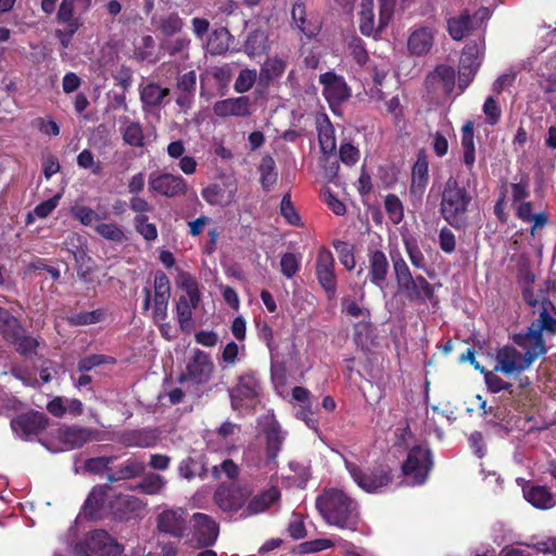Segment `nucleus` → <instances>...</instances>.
<instances>
[{
  "instance_id": "ddd939ff",
  "label": "nucleus",
  "mask_w": 556,
  "mask_h": 556,
  "mask_svg": "<svg viewBox=\"0 0 556 556\" xmlns=\"http://www.w3.org/2000/svg\"><path fill=\"white\" fill-rule=\"evenodd\" d=\"M483 53L480 52L477 45H468L464 48L458 64V89L464 92L465 89L475 79L481 64Z\"/></svg>"
},
{
  "instance_id": "49530a36",
  "label": "nucleus",
  "mask_w": 556,
  "mask_h": 556,
  "mask_svg": "<svg viewBox=\"0 0 556 556\" xmlns=\"http://www.w3.org/2000/svg\"><path fill=\"white\" fill-rule=\"evenodd\" d=\"M184 27L185 21L179 16L177 12H172L165 16H162L157 23V29L166 38H170L180 34Z\"/></svg>"
},
{
  "instance_id": "e433bc0d",
  "label": "nucleus",
  "mask_w": 556,
  "mask_h": 556,
  "mask_svg": "<svg viewBox=\"0 0 556 556\" xmlns=\"http://www.w3.org/2000/svg\"><path fill=\"white\" fill-rule=\"evenodd\" d=\"M433 46V31L429 27L416 28L407 40V49L412 54H427Z\"/></svg>"
},
{
  "instance_id": "7c9ffc66",
  "label": "nucleus",
  "mask_w": 556,
  "mask_h": 556,
  "mask_svg": "<svg viewBox=\"0 0 556 556\" xmlns=\"http://www.w3.org/2000/svg\"><path fill=\"white\" fill-rule=\"evenodd\" d=\"M178 473L184 479L191 481L194 478L205 479L207 476V458L204 454L189 455L178 465Z\"/></svg>"
},
{
  "instance_id": "de8ad7c7",
  "label": "nucleus",
  "mask_w": 556,
  "mask_h": 556,
  "mask_svg": "<svg viewBox=\"0 0 556 556\" xmlns=\"http://www.w3.org/2000/svg\"><path fill=\"white\" fill-rule=\"evenodd\" d=\"M15 351L22 356H28L36 353L39 342L36 338L26 333V329L23 328L10 342Z\"/></svg>"
},
{
  "instance_id": "2eb2a0df",
  "label": "nucleus",
  "mask_w": 556,
  "mask_h": 556,
  "mask_svg": "<svg viewBox=\"0 0 556 556\" xmlns=\"http://www.w3.org/2000/svg\"><path fill=\"white\" fill-rule=\"evenodd\" d=\"M319 84L323 85V94L331 109L341 105L351 98V89L346 81L333 72L321 74Z\"/></svg>"
},
{
  "instance_id": "37998d69",
  "label": "nucleus",
  "mask_w": 556,
  "mask_h": 556,
  "mask_svg": "<svg viewBox=\"0 0 556 556\" xmlns=\"http://www.w3.org/2000/svg\"><path fill=\"white\" fill-rule=\"evenodd\" d=\"M260 184L265 191H269L278 180L276 162L271 155H264L258 166Z\"/></svg>"
},
{
  "instance_id": "603ef678",
  "label": "nucleus",
  "mask_w": 556,
  "mask_h": 556,
  "mask_svg": "<svg viewBox=\"0 0 556 556\" xmlns=\"http://www.w3.org/2000/svg\"><path fill=\"white\" fill-rule=\"evenodd\" d=\"M318 141L320 150L325 154L332 153L337 148L334 130L328 117H326V123L318 127Z\"/></svg>"
},
{
  "instance_id": "3c124183",
  "label": "nucleus",
  "mask_w": 556,
  "mask_h": 556,
  "mask_svg": "<svg viewBox=\"0 0 556 556\" xmlns=\"http://www.w3.org/2000/svg\"><path fill=\"white\" fill-rule=\"evenodd\" d=\"M104 311L102 308H97L90 312H78L70 315L67 317V321L72 326H87L94 325L103 320Z\"/></svg>"
},
{
  "instance_id": "2f4dec72",
  "label": "nucleus",
  "mask_w": 556,
  "mask_h": 556,
  "mask_svg": "<svg viewBox=\"0 0 556 556\" xmlns=\"http://www.w3.org/2000/svg\"><path fill=\"white\" fill-rule=\"evenodd\" d=\"M169 89L163 88L156 83H148L140 88V101L144 112L160 109L168 97Z\"/></svg>"
},
{
  "instance_id": "f3484780",
  "label": "nucleus",
  "mask_w": 556,
  "mask_h": 556,
  "mask_svg": "<svg viewBox=\"0 0 556 556\" xmlns=\"http://www.w3.org/2000/svg\"><path fill=\"white\" fill-rule=\"evenodd\" d=\"M496 365L494 371H501L505 375L521 372L532 364L527 359L526 354L519 352L513 345H504L496 352Z\"/></svg>"
},
{
  "instance_id": "052dcab7",
  "label": "nucleus",
  "mask_w": 556,
  "mask_h": 556,
  "mask_svg": "<svg viewBox=\"0 0 556 556\" xmlns=\"http://www.w3.org/2000/svg\"><path fill=\"white\" fill-rule=\"evenodd\" d=\"M332 245L339 255L341 264L348 270H352L356 264L353 247L350 243L342 240H334Z\"/></svg>"
},
{
  "instance_id": "c85d7f7f",
  "label": "nucleus",
  "mask_w": 556,
  "mask_h": 556,
  "mask_svg": "<svg viewBox=\"0 0 556 556\" xmlns=\"http://www.w3.org/2000/svg\"><path fill=\"white\" fill-rule=\"evenodd\" d=\"M99 431L92 428H86L81 426H71L61 430V441L71 446L72 448H79L88 442L98 439Z\"/></svg>"
},
{
  "instance_id": "5fc2aeb1",
  "label": "nucleus",
  "mask_w": 556,
  "mask_h": 556,
  "mask_svg": "<svg viewBox=\"0 0 556 556\" xmlns=\"http://www.w3.org/2000/svg\"><path fill=\"white\" fill-rule=\"evenodd\" d=\"M116 459V455L91 457L85 460L84 467L86 471L93 475H102L104 472L108 475L112 469L110 465L113 464Z\"/></svg>"
},
{
  "instance_id": "864d4df0",
  "label": "nucleus",
  "mask_w": 556,
  "mask_h": 556,
  "mask_svg": "<svg viewBox=\"0 0 556 556\" xmlns=\"http://www.w3.org/2000/svg\"><path fill=\"white\" fill-rule=\"evenodd\" d=\"M391 262L396 287L414 277L409 266L400 252H391Z\"/></svg>"
},
{
  "instance_id": "f257e3e1",
  "label": "nucleus",
  "mask_w": 556,
  "mask_h": 556,
  "mask_svg": "<svg viewBox=\"0 0 556 556\" xmlns=\"http://www.w3.org/2000/svg\"><path fill=\"white\" fill-rule=\"evenodd\" d=\"M316 508L329 526L357 531L361 522L358 505L342 490H325L316 498Z\"/></svg>"
},
{
  "instance_id": "c03bdc74",
  "label": "nucleus",
  "mask_w": 556,
  "mask_h": 556,
  "mask_svg": "<svg viewBox=\"0 0 556 556\" xmlns=\"http://www.w3.org/2000/svg\"><path fill=\"white\" fill-rule=\"evenodd\" d=\"M23 328L22 323L10 311L0 306V334L7 342H10Z\"/></svg>"
},
{
  "instance_id": "393cba45",
  "label": "nucleus",
  "mask_w": 556,
  "mask_h": 556,
  "mask_svg": "<svg viewBox=\"0 0 556 556\" xmlns=\"http://www.w3.org/2000/svg\"><path fill=\"white\" fill-rule=\"evenodd\" d=\"M184 514L185 511L182 509H166L161 513L157 517L159 531L173 538H182L187 527Z\"/></svg>"
},
{
  "instance_id": "09e8293b",
  "label": "nucleus",
  "mask_w": 556,
  "mask_h": 556,
  "mask_svg": "<svg viewBox=\"0 0 556 556\" xmlns=\"http://www.w3.org/2000/svg\"><path fill=\"white\" fill-rule=\"evenodd\" d=\"M166 480L159 473L149 472L143 476L136 489L143 494H159L165 486Z\"/></svg>"
},
{
  "instance_id": "a211bd4d",
  "label": "nucleus",
  "mask_w": 556,
  "mask_h": 556,
  "mask_svg": "<svg viewBox=\"0 0 556 556\" xmlns=\"http://www.w3.org/2000/svg\"><path fill=\"white\" fill-rule=\"evenodd\" d=\"M367 261L368 281L383 291L388 286V275L390 270V264L386 253L380 249H368Z\"/></svg>"
},
{
  "instance_id": "774afa93",
  "label": "nucleus",
  "mask_w": 556,
  "mask_h": 556,
  "mask_svg": "<svg viewBox=\"0 0 556 556\" xmlns=\"http://www.w3.org/2000/svg\"><path fill=\"white\" fill-rule=\"evenodd\" d=\"M300 266L301 261L294 253L287 252L280 258V270L287 278H292L300 270Z\"/></svg>"
},
{
  "instance_id": "412c9836",
  "label": "nucleus",
  "mask_w": 556,
  "mask_h": 556,
  "mask_svg": "<svg viewBox=\"0 0 556 556\" xmlns=\"http://www.w3.org/2000/svg\"><path fill=\"white\" fill-rule=\"evenodd\" d=\"M281 493L278 486H270L262 490L256 495L247 501L243 510L240 514L241 519H247L252 516L265 513L269 507L280 500Z\"/></svg>"
},
{
  "instance_id": "8fccbe9b",
  "label": "nucleus",
  "mask_w": 556,
  "mask_h": 556,
  "mask_svg": "<svg viewBox=\"0 0 556 556\" xmlns=\"http://www.w3.org/2000/svg\"><path fill=\"white\" fill-rule=\"evenodd\" d=\"M292 20L296 27L308 37H313L316 27L306 20V8L303 1L299 0L293 4L291 11Z\"/></svg>"
},
{
  "instance_id": "a19ab883",
  "label": "nucleus",
  "mask_w": 556,
  "mask_h": 556,
  "mask_svg": "<svg viewBox=\"0 0 556 556\" xmlns=\"http://www.w3.org/2000/svg\"><path fill=\"white\" fill-rule=\"evenodd\" d=\"M463 162L469 170L472 169L476 161V147L473 122L468 121L462 127Z\"/></svg>"
},
{
  "instance_id": "f8f14e48",
  "label": "nucleus",
  "mask_w": 556,
  "mask_h": 556,
  "mask_svg": "<svg viewBox=\"0 0 556 556\" xmlns=\"http://www.w3.org/2000/svg\"><path fill=\"white\" fill-rule=\"evenodd\" d=\"M192 520L193 546L201 548L215 545L219 535V525L215 521V519L204 513H194L192 515Z\"/></svg>"
},
{
  "instance_id": "bb28decb",
  "label": "nucleus",
  "mask_w": 556,
  "mask_h": 556,
  "mask_svg": "<svg viewBox=\"0 0 556 556\" xmlns=\"http://www.w3.org/2000/svg\"><path fill=\"white\" fill-rule=\"evenodd\" d=\"M288 66L286 59L278 55L267 58L262 64L258 73V85L268 88L273 83L280 79Z\"/></svg>"
},
{
  "instance_id": "338daca9",
  "label": "nucleus",
  "mask_w": 556,
  "mask_h": 556,
  "mask_svg": "<svg viewBox=\"0 0 556 556\" xmlns=\"http://www.w3.org/2000/svg\"><path fill=\"white\" fill-rule=\"evenodd\" d=\"M94 230L99 236L110 241L122 242L125 239L123 229L116 224H98Z\"/></svg>"
},
{
  "instance_id": "20e7f679",
  "label": "nucleus",
  "mask_w": 556,
  "mask_h": 556,
  "mask_svg": "<svg viewBox=\"0 0 556 556\" xmlns=\"http://www.w3.org/2000/svg\"><path fill=\"white\" fill-rule=\"evenodd\" d=\"M231 408L240 410L257 402L263 393L258 375L254 370H247L237 377L236 384L228 390Z\"/></svg>"
},
{
  "instance_id": "cd10ccee",
  "label": "nucleus",
  "mask_w": 556,
  "mask_h": 556,
  "mask_svg": "<svg viewBox=\"0 0 556 556\" xmlns=\"http://www.w3.org/2000/svg\"><path fill=\"white\" fill-rule=\"evenodd\" d=\"M159 435L154 430H126L118 437V442L126 447L150 448L157 444Z\"/></svg>"
},
{
  "instance_id": "f03ea898",
  "label": "nucleus",
  "mask_w": 556,
  "mask_h": 556,
  "mask_svg": "<svg viewBox=\"0 0 556 556\" xmlns=\"http://www.w3.org/2000/svg\"><path fill=\"white\" fill-rule=\"evenodd\" d=\"M471 202L472 195L468 188L463 186L457 178L451 176L441 192L440 214L453 228L464 229L468 224Z\"/></svg>"
},
{
  "instance_id": "c9c22d12",
  "label": "nucleus",
  "mask_w": 556,
  "mask_h": 556,
  "mask_svg": "<svg viewBox=\"0 0 556 556\" xmlns=\"http://www.w3.org/2000/svg\"><path fill=\"white\" fill-rule=\"evenodd\" d=\"M121 122L123 124L121 134L124 143L132 148H143L146 136L142 124L139 121H131L127 116L122 117Z\"/></svg>"
},
{
  "instance_id": "9d476101",
  "label": "nucleus",
  "mask_w": 556,
  "mask_h": 556,
  "mask_svg": "<svg viewBox=\"0 0 556 556\" xmlns=\"http://www.w3.org/2000/svg\"><path fill=\"white\" fill-rule=\"evenodd\" d=\"M334 257L329 249L321 247L316 256L315 275L329 300L337 294V277L334 274Z\"/></svg>"
},
{
  "instance_id": "ea45409f",
  "label": "nucleus",
  "mask_w": 556,
  "mask_h": 556,
  "mask_svg": "<svg viewBox=\"0 0 556 556\" xmlns=\"http://www.w3.org/2000/svg\"><path fill=\"white\" fill-rule=\"evenodd\" d=\"M535 275L528 264H520L518 266L517 282L521 286V293L523 301L531 307H536L539 299L533 293V283Z\"/></svg>"
},
{
  "instance_id": "0e129e2a",
  "label": "nucleus",
  "mask_w": 556,
  "mask_h": 556,
  "mask_svg": "<svg viewBox=\"0 0 556 556\" xmlns=\"http://www.w3.org/2000/svg\"><path fill=\"white\" fill-rule=\"evenodd\" d=\"M76 0H62L56 13V22L65 25H74L81 23L78 17L74 16Z\"/></svg>"
},
{
  "instance_id": "423d86ee",
  "label": "nucleus",
  "mask_w": 556,
  "mask_h": 556,
  "mask_svg": "<svg viewBox=\"0 0 556 556\" xmlns=\"http://www.w3.org/2000/svg\"><path fill=\"white\" fill-rule=\"evenodd\" d=\"M433 468V457L429 447L414 445L402 463V473L410 479L413 485L424 484Z\"/></svg>"
},
{
  "instance_id": "473e14b6",
  "label": "nucleus",
  "mask_w": 556,
  "mask_h": 556,
  "mask_svg": "<svg viewBox=\"0 0 556 556\" xmlns=\"http://www.w3.org/2000/svg\"><path fill=\"white\" fill-rule=\"evenodd\" d=\"M112 490L110 483L98 484L92 488L85 501L83 510L88 519H94L99 516L100 510L104 506L109 492Z\"/></svg>"
},
{
  "instance_id": "4be33fe9",
  "label": "nucleus",
  "mask_w": 556,
  "mask_h": 556,
  "mask_svg": "<svg viewBox=\"0 0 556 556\" xmlns=\"http://www.w3.org/2000/svg\"><path fill=\"white\" fill-rule=\"evenodd\" d=\"M539 316L531 324L530 328L545 334L546 338L556 336V307L546 296H542L536 304Z\"/></svg>"
},
{
  "instance_id": "b1692460",
  "label": "nucleus",
  "mask_w": 556,
  "mask_h": 556,
  "mask_svg": "<svg viewBox=\"0 0 556 556\" xmlns=\"http://www.w3.org/2000/svg\"><path fill=\"white\" fill-rule=\"evenodd\" d=\"M455 70L452 66L441 64L426 77L425 84L429 91L441 88L445 96H450L455 88Z\"/></svg>"
},
{
  "instance_id": "0eeeda50",
  "label": "nucleus",
  "mask_w": 556,
  "mask_h": 556,
  "mask_svg": "<svg viewBox=\"0 0 556 556\" xmlns=\"http://www.w3.org/2000/svg\"><path fill=\"white\" fill-rule=\"evenodd\" d=\"M345 468L353 481L367 493H376L393 481V472L388 465H378L366 472L357 464L345 462Z\"/></svg>"
},
{
  "instance_id": "1a4fd4ad",
  "label": "nucleus",
  "mask_w": 556,
  "mask_h": 556,
  "mask_svg": "<svg viewBox=\"0 0 556 556\" xmlns=\"http://www.w3.org/2000/svg\"><path fill=\"white\" fill-rule=\"evenodd\" d=\"M214 370V364L211 356L197 349L189 362L187 363L186 370L179 376L178 382H192L197 386L205 384L210 381Z\"/></svg>"
},
{
  "instance_id": "a18cd8bd",
  "label": "nucleus",
  "mask_w": 556,
  "mask_h": 556,
  "mask_svg": "<svg viewBox=\"0 0 556 556\" xmlns=\"http://www.w3.org/2000/svg\"><path fill=\"white\" fill-rule=\"evenodd\" d=\"M230 31L226 27L214 29L207 41V49L213 55L225 54L229 49Z\"/></svg>"
},
{
  "instance_id": "dca6fc26",
  "label": "nucleus",
  "mask_w": 556,
  "mask_h": 556,
  "mask_svg": "<svg viewBox=\"0 0 556 556\" xmlns=\"http://www.w3.org/2000/svg\"><path fill=\"white\" fill-rule=\"evenodd\" d=\"M49 426L48 417L40 412L29 410L24 414H20L11 420L12 430L23 437L29 438L31 435H38L47 429Z\"/></svg>"
},
{
  "instance_id": "f704fd0d",
  "label": "nucleus",
  "mask_w": 556,
  "mask_h": 556,
  "mask_svg": "<svg viewBox=\"0 0 556 556\" xmlns=\"http://www.w3.org/2000/svg\"><path fill=\"white\" fill-rule=\"evenodd\" d=\"M525 498L535 508L547 510L556 505V500L546 485H530L523 489Z\"/></svg>"
},
{
  "instance_id": "9b49d317",
  "label": "nucleus",
  "mask_w": 556,
  "mask_h": 556,
  "mask_svg": "<svg viewBox=\"0 0 556 556\" xmlns=\"http://www.w3.org/2000/svg\"><path fill=\"white\" fill-rule=\"evenodd\" d=\"M149 189L166 198H177L187 193L188 184L180 175L153 172L149 176Z\"/></svg>"
},
{
  "instance_id": "79ce46f5",
  "label": "nucleus",
  "mask_w": 556,
  "mask_h": 556,
  "mask_svg": "<svg viewBox=\"0 0 556 556\" xmlns=\"http://www.w3.org/2000/svg\"><path fill=\"white\" fill-rule=\"evenodd\" d=\"M236 189L226 191L217 184L210 185L202 190V198L211 205L227 206L235 198Z\"/></svg>"
},
{
  "instance_id": "4c0bfd02",
  "label": "nucleus",
  "mask_w": 556,
  "mask_h": 556,
  "mask_svg": "<svg viewBox=\"0 0 556 556\" xmlns=\"http://www.w3.org/2000/svg\"><path fill=\"white\" fill-rule=\"evenodd\" d=\"M269 47L267 31L256 28L248 34L242 49L249 58H255L266 53L269 50Z\"/></svg>"
},
{
  "instance_id": "aec40b11",
  "label": "nucleus",
  "mask_w": 556,
  "mask_h": 556,
  "mask_svg": "<svg viewBox=\"0 0 556 556\" xmlns=\"http://www.w3.org/2000/svg\"><path fill=\"white\" fill-rule=\"evenodd\" d=\"M109 508L115 519L128 521L143 510L144 503L135 495L119 493L110 500Z\"/></svg>"
},
{
  "instance_id": "58836bf2",
  "label": "nucleus",
  "mask_w": 556,
  "mask_h": 556,
  "mask_svg": "<svg viewBox=\"0 0 556 556\" xmlns=\"http://www.w3.org/2000/svg\"><path fill=\"white\" fill-rule=\"evenodd\" d=\"M447 33L453 40H463L471 30L476 29L473 18L468 10H464L458 16L447 20Z\"/></svg>"
},
{
  "instance_id": "6ab92c4d",
  "label": "nucleus",
  "mask_w": 556,
  "mask_h": 556,
  "mask_svg": "<svg viewBox=\"0 0 556 556\" xmlns=\"http://www.w3.org/2000/svg\"><path fill=\"white\" fill-rule=\"evenodd\" d=\"M409 302L425 304L427 301H437L434 287L421 275H417L397 287Z\"/></svg>"
},
{
  "instance_id": "7ed1b4c3",
  "label": "nucleus",
  "mask_w": 556,
  "mask_h": 556,
  "mask_svg": "<svg viewBox=\"0 0 556 556\" xmlns=\"http://www.w3.org/2000/svg\"><path fill=\"white\" fill-rule=\"evenodd\" d=\"M177 285L187 295H180L176 303V316L182 332L189 333L193 328L192 309L201 301V293L197 278L188 271H179Z\"/></svg>"
},
{
  "instance_id": "a878e982",
  "label": "nucleus",
  "mask_w": 556,
  "mask_h": 556,
  "mask_svg": "<svg viewBox=\"0 0 556 556\" xmlns=\"http://www.w3.org/2000/svg\"><path fill=\"white\" fill-rule=\"evenodd\" d=\"M144 471V462L136 457H129L117 465L114 469H111L106 476V481L109 483H114L118 481L136 479L143 476Z\"/></svg>"
},
{
  "instance_id": "e2e57ef3",
  "label": "nucleus",
  "mask_w": 556,
  "mask_h": 556,
  "mask_svg": "<svg viewBox=\"0 0 556 556\" xmlns=\"http://www.w3.org/2000/svg\"><path fill=\"white\" fill-rule=\"evenodd\" d=\"M149 217L146 214L136 215L134 225L138 233H140L147 241H154L157 238V228L154 224L149 223Z\"/></svg>"
},
{
  "instance_id": "72a5a7b5",
  "label": "nucleus",
  "mask_w": 556,
  "mask_h": 556,
  "mask_svg": "<svg viewBox=\"0 0 556 556\" xmlns=\"http://www.w3.org/2000/svg\"><path fill=\"white\" fill-rule=\"evenodd\" d=\"M429 181V164L425 154H419L412 168L409 193L420 198Z\"/></svg>"
},
{
  "instance_id": "bf43d9fd",
  "label": "nucleus",
  "mask_w": 556,
  "mask_h": 556,
  "mask_svg": "<svg viewBox=\"0 0 556 556\" xmlns=\"http://www.w3.org/2000/svg\"><path fill=\"white\" fill-rule=\"evenodd\" d=\"M113 363H115V359L113 357L103 354H91L78 361L77 371H79L80 374H88L90 370L98 366Z\"/></svg>"
},
{
  "instance_id": "6e6552de",
  "label": "nucleus",
  "mask_w": 556,
  "mask_h": 556,
  "mask_svg": "<svg viewBox=\"0 0 556 556\" xmlns=\"http://www.w3.org/2000/svg\"><path fill=\"white\" fill-rule=\"evenodd\" d=\"M250 496L251 490L245 486L223 483L216 488L213 502L223 513L232 517L243 510Z\"/></svg>"
},
{
  "instance_id": "4468645a",
  "label": "nucleus",
  "mask_w": 556,
  "mask_h": 556,
  "mask_svg": "<svg viewBox=\"0 0 556 556\" xmlns=\"http://www.w3.org/2000/svg\"><path fill=\"white\" fill-rule=\"evenodd\" d=\"M513 342L525 351L528 361L533 364L548 352L545 334L527 327L525 331L515 333Z\"/></svg>"
},
{
  "instance_id": "c756f323",
  "label": "nucleus",
  "mask_w": 556,
  "mask_h": 556,
  "mask_svg": "<svg viewBox=\"0 0 556 556\" xmlns=\"http://www.w3.org/2000/svg\"><path fill=\"white\" fill-rule=\"evenodd\" d=\"M263 433L265 438L266 457L269 462L276 463L285 441V435L281 432L279 422L273 419L264 427Z\"/></svg>"
},
{
  "instance_id": "69168bd1",
  "label": "nucleus",
  "mask_w": 556,
  "mask_h": 556,
  "mask_svg": "<svg viewBox=\"0 0 556 556\" xmlns=\"http://www.w3.org/2000/svg\"><path fill=\"white\" fill-rule=\"evenodd\" d=\"M256 79H258V76L255 70L244 68L240 71L235 81L233 89L238 93H244L253 87Z\"/></svg>"
},
{
  "instance_id": "39448f33",
  "label": "nucleus",
  "mask_w": 556,
  "mask_h": 556,
  "mask_svg": "<svg viewBox=\"0 0 556 556\" xmlns=\"http://www.w3.org/2000/svg\"><path fill=\"white\" fill-rule=\"evenodd\" d=\"M153 299L149 288H143L142 293L144 295L142 301V313L146 314L151 308L153 301L152 318L153 320H166L168 302L170 298V281L165 273L157 270L154 274L153 280Z\"/></svg>"
},
{
  "instance_id": "4d7b16f0",
  "label": "nucleus",
  "mask_w": 556,
  "mask_h": 556,
  "mask_svg": "<svg viewBox=\"0 0 556 556\" xmlns=\"http://www.w3.org/2000/svg\"><path fill=\"white\" fill-rule=\"evenodd\" d=\"M191 39L187 36H178L174 39L164 40L161 43L162 49L170 56H176L186 52L188 54Z\"/></svg>"
},
{
  "instance_id": "6e6d98bb",
  "label": "nucleus",
  "mask_w": 556,
  "mask_h": 556,
  "mask_svg": "<svg viewBox=\"0 0 556 556\" xmlns=\"http://www.w3.org/2000/svg\"><path fill=\"white\" fill-rule=\"evenodd\" d=\"M405 252L412 263V265L417 269H426L427 262L422 251L420 250L417 241L413 238L403 239Z\"/></svg>"
},
{
  "instance_id": "5701e85b",
  "label": "nucleus",
  "mask_w": 556,
  "mask_h": 556,
  "mask_svg": "<svg viewBox=\"0 0 556 556\" xmlns=\"http://www.w3.org/2000/svg\"><path fill=\"white\" fill-rule=\"evenodd\" d=\"M252 102L249 97L241 96L216 101L213 112L218 117H248L251 115Z\"/></svg>"
},
{
  "instance_id": "13d9d810",
  "label": "nucleus",
  "mask_w": 556,
  "mask_h": 556,
  "mask_svg": "<svg viewBox=\"0 0 556 556\" xmlns=\"http://www.w3.org/2000/svg\"><path fill=\"white\" fill-rule=\"evenodd\" d=\"M384 210L389 219L394 224H400L404 218V207L396 194L390 193L384 198Z\"/></svg>"
},
{
  "instance_id": "680f3d73",
  "label": "nucleus",
  "mask_w": 556,
  "mask_h": 556,
  "mask_svg": "<svg viewBox=\"0 0 556 556\" xmlns=\"http://www.w3.org/2000/svg\"><path fill=\"white\" fill-rule=\"evenodd\" d=\"M497 371H494V369L488 370L485 368V371L482 372L484 376V381L488 387V390L492 393H498L503 390L508 391L509 394H514L513 384L509 382L504 381L498 375H496Z\"/></svg>"
}]
</instances>
